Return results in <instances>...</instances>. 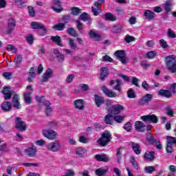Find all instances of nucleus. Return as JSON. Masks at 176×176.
<instances>
[{
  "label": "nucleus",
  "instance_id": "20e7f679",
  "mask_svg": "<svg viewBox=\"0 0 176 176\" xmlns=\"http://www.w3.org/2000/svg\"><path fill=\"white\" fill-rule=\"evenodd\" d=\"M153 98V95H152L151 94H146L138 101V104L140 107H145V105H149V102L152 101Z\"/></svg>",
  "mask_w": 176,
  "mask_h": 176
},
{
  "label": "nucleus",
  "instance_id": "2f4dec72",
  "mask_svg": "<svg viewBox=\"0 0 176 176\" xmlns=\"http://www.w3.org/2000/svg\"><path fill=\"white\" fill-rule=\"evenodd\" d=\"M144 16L147 20H153L155 19V12L151 11V10H146L144 11Z\"/></svg>",
  "mask_w": 176,
  "mask_h": 176
},
{
  "label": "nucleus",
  "instance_id": "f8f14e48",
  "mask_svg": "<svg viewBox=\"0 0 176 176\" xmlns=\"http://www.w3.org/2000/svg\"><path fill=\"white\" fill-rule=\"evenodd\" d=\"M100 90L103 91L104 94L109 98H116L118 97V94L112 90H110L105 85L100 87Z\"/></svg>",
  "mask_w": 176,
  "mask_h": 176
},
{
  "label": "nucleus",
  "instance_id": "ea45409f",
  "mask_svg": "<svg viewBox=\"0 0 176 176\" xmlns=\"http://www.w3.org/2000/svg\"><path fill=\"white\" fill-rule=\"evenodd\" d=\"M125 118L126 117L124 116H121L119 114L113 115V120L117 123H123V122H124Z\"/></svg>",
  "mask_w": 176,
  "mask_h": 176
},
{
  "label": "nucleus",
  "instance_id": "9b49d317",
  "mask_svg": "<svg viewBox=\"0 0 176 176\" xmlns=\"http://www.w3.org/2000/svg\"><path fill=\"white\" fill-rule=\"evenodd\" d=\"M47 148L48 151H51V152H58V151L61 149V144H60V142L56 140L55 142L48 144Z\"/></svg>",
  "mask_w": 176,
  "mask_h": 176
},
{
  "label": "nucleus",
  "instance_id": "c756f323",
  "mask_svg": "<svg viewBox=\"0 0 176 176\" xmlns=\"http://www.w3.org/2000/svg\"><path fill=\"white\" fill-rule=\"evenodd\" d=\"M112 119H113V115L111 113H109L104 116V122L106 124H110L112 126V124H113V121Z\"/></svg>",
  "mask_w": 176,
  "mask_h": 176
},
{
  "label": "nucleus",
  "instance_id": "a18cd8bd",
  "mask_svg": "<svg viewBox=\"0 0 176 176\" xmlns=\"http://www.w3.org/2000/svg\"><path fill=\"white\" fill-rule=\"evenodd\" d=\"M131 164H132V167L135 168V170H138V163L137 162V160L135 159V157L131 156Z\"/></svg>",
  "mask_w": 176,
  "mask_h": 176
},
{
  "label": "nucleus",
  "instance_id": "6ab92c4d",
  "mask_svg": "<svg viewBox=\"0 0 176 176\" xmlns=\"http://www.w3.org/2000/svg\"><path fill=\"white\" fill-rule=\"evenodd\" d=\"M146 141H147V142L148 144H151V145H157V144H160V141L155 139V138H153V135H152V133L151 132H148L146 134Z\"/></svg>",
  "mask_w": 176,
  "mask_h": 176
},
{
  "label": "nucleus",
  "instance_id": "1a4fd4ad",
  "mask_svg": "<svg viewBox=\"0 0 176 176\" xmlns=\"http://www.w3.org/2000/svg\"><path fill=\"white\" fill-rule=\"evenodd\" d=\"M16 28V20L13 18H10L8 20V29L6 30V35H10Z\"/></svg>",
  "mask_w": 176,
  "mask_h": 176
},
{
  "label": "nucleus",
  "instance_id": "aec40b11",
  "mask_svg": "<svg viewBox=\"0 0 176 176\" xmlns=\"http://www.w3.org/2000/svg\"><path fill=\"white\" fill-rule=\"evenodd\" d=\"M158 96L160 97H164L165 98H171V97H173V91L168 89H161L158 91Z\"/></svg>",
  "mask_w": 176,
  "mask_h": 176
},
{
  "label": "nucleus",
  "instance_id": "412c9836",
  "mask_svg": "<svg viewBox=\"0 0 176 176\" xmlns=\"http://www.w3.org/2000/svg\"><path fill=\"white\" fill-rule=\"evenodd\" d=\"M74 108L79 111H83L85 109V100L82 99H77L74 101Z\"/></svg>",
  "mask_w": 176,
  "mask_h": 176
},
{
  "label": "nucleus",
  "instance_id": "0eeeda50",
  "mask_svg": "<svg viewBox=\"0 0 176 176\" xmlns=\"http://www.w3.org/2000/svg\"><path fill=\"white\" fill-rule=\"evenodd\" d=\"M2 94L4 96V100L8 101L12 99V96H14V91H12V88L10 87H3L1 91Z\"/></svg>",
  "mask_w": 176,
  "mask_h": 176
},
{
  "label": "nucleus",
  "instance_id": "9d476101",
  "mask_svg": "<svg viewBox=\"0 0 176 176\" xmlns=\"http://www.w3.org/2000/svg\"><path fill=\"white\" fill-rule=\"evenodd\" d=\"M43 135L48 140H56L57 138V133L52 129H44L42 131Z\"/></svg>",
  "mask_w": 176,
  "mask_h": 176
},
{
  "label": "nucleus",
  "instance_id": "423d86ee",
  "mask_svg": "<svg viewBox=\"0 0 176 176\" xmlns=\"http://www.w3.org/2000/svg\"><path fill=\"white\" fill-rule=\"evenodd\" d=\"M140 119L145 123H159V119L155 114L142 116Z\"/></svg>",
  "mask_w": 176,
  "mask_h": 176
},
{
  "label": "nucleus",
  "instance_id": "79ce46f5",
  "mask_svg": "<svg viewBox=\"0 0 176 176\" xmlns=\"http://www.w3.org/2000/svg\"><path fill=\"white\" fill-rule=\"evenodd\" d=\"M50 105V102L46 101V103L45 104L46 116H50V113H52V109Z\"/></svg>",
  "mask_w": 176,
  "mask_h": 176
},
{
  "label": "nucleus",
  "instance_id": "5fc2aeb1",
  "mask_svg": "<svg viewBox=\"0 0 176 176\" xmlns=\"http://www.w3.org/2000/svg\"><path fill=\"white\" fill-rule=\"evenodd\" d=\"M28 10L29 16H30V17H35V9H34V7L30 6L28 7Z\"/></svg>",
  "mask_w": 176,
  "mask_h": 176
},
{
  "label": "nucleus",
  "instance_id": "473e14b6",
  "mask_svg": "<svg viewBox=\"0 0 176 176\" xmlns=\"http://www.w3.org/2000/svg\"><path fill=\"white\" fill-rule=\"evenodd\" d=\"M35 79V67H30L29 72V76L28 78V82L32 83L33 80Z\"/></svg>",
  "mask_w": 176,
  "mask_h": 176
},
{
  "label": "nucleus",
  "instance_id": "37998d69",
  "mask_svg": "<svg viewBox=\"0 0 176 176\" xmlns=\"http://www.w3.org/2000/svg\"><path fill=\"white\" fill-rule=\"evenodd\" d=\"M24 101L25 102V104H27L28 105H30V104H31V102H32V97L31 96V94L28 93V94H24Z\"/></svg>",
  "mask_w": 176,
  "mask_h": 176
},
{
  "label": "nucleus",
  "instance_id": "7ed1b4c3",
  "mask_svg": "<svg viewBox=\"0 0 176 176\" xmlns=\"http://www.w3.org/2000/svg\"><path fill=\"white\" fill-rule=\"evenodd\" d=\"M31 28L32 30H41L42 31L40 33L41 36H45V35L47 34V30L46 29V26L43 25V23L33 21L31 23Z\"/></svg>",
  "mask_w": 176,
  "mask_h": 176
},
{
  "label": "nucleus",
  "instance_id": "c03bdc74",
  "mask_svg": "<svg viewBox=\"0 0 176 176\" xmlns=\"http://www.w3.org/2000/svg\"><path fill=\"white\" fill-rule=\"evenodd\" d=\"M67 34L74 38H78V36H79V34H78L76 30H74L73 28H69L67 29Z\"/></svg>",
  "mask_w": 176,
  "mask_h": 176
},
{
  "label": "nucleus",
  "instance_id": "f704fd0d",
  "mask_svg": "<svg viewBox=\"0 0 176 176\" xmlns=\"http://www.w3.org/2000/svg\"><path fill=\"white\" fill-rule=\"evenodd\" d=\"M122 149H123V147H119L116 148V156H117V162L119 164L122 163V159L123 157V155L122 153Z\"/></svg>",
  "mask_w": 176,
  "mask_h": 176
},
{
  "label": "nucleus",
  "instance_id": "4d7b16f0",
  "mask_svg": "<svg viewBox=\"0 0 176 176\" xmlns=\"http://www.w3.org/2000/svg\"><path fill=\"white\" fill-rule=\"evenodd\" d=\"M124 130H126V131H131L133 130V126L131 124V122H127L124 126H123Z\"/></svg>",
  "mask_w": 176,
  "mask_h": 176
},
{
  "label": "nucleus",
  "instance_id": "393cba45",
  "mask_svg": "<svg viewBox=\"0 0 176 176\" xmlns=\"http://www.w3.org/2000/svg\"><path fill=\"white\" fill-rule=\"evenodd\" d=\"M109 76V69L108 68L103 67L100 68V80L102 82L105 81L107 77Z\"/></svg>",
  "mask_w": 176,
  "mask_h": 176
},
{
  "label": "nucleus",
  "instance_id": "2eb2a0df",
  "mask_svg": "<svg viewBox=\"0 0 176 176\" xmlns=\"http://www.w3.org/2000/svg\"><path fill=\"white\" fill-rule=\"evenodd\" d=\"M52 3L54 6L52 7V10L56 13H61L64 8L61 6V1L60 0H53Z\"/></svg>",
  "mask_w": 176,
  "mask_h": 176
},
{
  "label": "nucleus",
  "instance_id": "bb28decb",
  "mask_svg": "<svg viewBox=\"0 0 176 176\" xmlns=\"http://www.w3.org/2000/svg\"><path fill=\"white\" fill-rule=\"evenodd\" d=\"M51 40L54 43H56L58 46H60V47H64V44H63L61 42L63 39L61 38V36L56 35V36H52Z\"/></svg>",
  "mask_w": 176,
  "mask_h": 176
},
{
  "label": "nucleus",
  "instance_id": "69168bd1",
  "mask_svg": "<svg viewBox=\"0 0 176 176\" xmlns=\"http://www.w3.org/2000/svg\"><path fill=\"white\" fill-rule=\"evenodd\" d=\"M168 36L169 38H171L172 39H174V38H176V34L174 32V30H171V29H168Z\"/></svg>",
  "mask_w": 176,
  "mask_h": 176
},
{
  "label": "nucleus",
  "instance_id": "0e129e2a",
  "mask_svg": "<svg viewBox=\"0 0 176 176\" xmlns=\"http://www.w3.org/2000/svg\"><path fill=\"white\" fill-rule=\"evenodd\" d=\"M174 111L172 110L170 107H166V115L170 118H174Z\"/></svg>",
  "mask_w": 176,
  "mask_h": 176
},
{
  "label": "nucleus",
  "instance_id": "b1692460",
  "mask_svg": "<svg viewBox=\"0 0 176 176\" xmlns=\"http://www.w3.org/2000/svg\"><path fill=\"white\" fill-rule=\"evenodd\" d=\"M145 124L142 121H136L135 122V129L139 133H145Z\"/></svg>",
  "mask_w": 176,
  "mask_h": 176
},
{
  "label": "nucleus",
  "instance_id": "39448f33",
  "mask_svg": "<svg viewBox=\"0 0 176 176\" xmlns=\"http://www.w3.org/2000/svg\"><path fill=\"white\" fill-rule=\"evenodd\" d=\"M15 129H16L18 131H25V130H27V124L25 123V122L21 120V118L16 117Z\"/></svg>",
  "mask_w": 176,
  "mask_h": 176
},
{
  "label": "nucleus",
  "instance_id": "c9c22d12",
  "mask_svg": "<svg viewBox=\"0 0 176 176\" xmlns=\"http://www.w3.org/2000/svg\"><path fill=\"white\" fill-rule=\"evenodd\" d=\"M76 155L78 156V157H83L85 156V153H86V149L78 147L75 148Z\"/></svg>",
  "mask_w": 176,
  "mask_h": 176
},
{
  "label": "nucleus",
  "instance_id": "c85d7f7f",
  "mask_svg": "<svg viewBox=\"0 0 176 176\" xmlns=\"http://www.w3.org/2000/svg\"><path fill=\"white\" fill-rule=\"evenodd\" d=\"M54 54L56 55L58 63H64L65 60V56H64V54L60 53V51H58L57 49L54 50Z\"/></svg>",
  "mask_w": 176,
  "mask_h": 176
},
{
  "label": "nucleus",
  "instance_id": "3c124183",
  "mask_svg": "<svg viewBox=\"0 0 176 176\" xmlns=\"http://www.w3.org/2000/svg\"><path fill=\"white\" fill-rule=\"evenodd\" d=\"M2 76L4 77V79H6L7 80H10L13 76L12 72H3L2 74Z\"/></svg>",
  "mask_w": 176,
  "mask_h": 176
},
{
  "label": "nucleus",
  "instance_id": "5701e85b",
  "mask_svg": "<svg viewBox=\"0 0 176 176\" xmlns=\"http://www.w3.org/2000/svg\"><path fill=\"white\" fill-rule=\"evenodd\" d=\"M52 76H53V70H52L50 68H48L43 74L41 80L43 82H47V80H49Z\"/></svg>",
  "mask_w": 176,
  "mask_h": 176
},
{
  "label": "nucleus",
  "instance_id": "cd10ccee",
  "mask_svg": "<svg viewBox=\"0 0 176 176\" xmlns=\"http://www.w3.org/2000/svg\"><path fill=\"white\" fill-rule=\"evenodd\" d=\"M132 145V149L135 155H141L142 153V149H141L140 144L135 143L134 142H131Z\"/></svg>",
  "mask_w": 176,
  "mask_h": 176
},
{
  "label": "nucleus",
  "instance_id": "7c9ffc66",
  "mask_svg": "<svg viewBox=\"0 0 176 176\" xmlns=\"http://www.w3.org/2000/svg\"><path fill=\"white\" fill-rule=\"evenodd\" d=\"M144 159L146 160H149V162H152L155 159V151H147L144 153Z\"/></svg>",
  "mask_w": 176,
  "mask_h": 176
},
{
  "label": "nucleus",
  "instance_id": "a19ab883",
  "mask_svg": "<svg viewBox=\"0 0 176 176\" xmlns=\"http://www.w3.org/2000/svg\"><path fill=\"white\" fill-rule=\"evenodd\" d=\"M53 28L55 30V31H64V30H65V23H58L54 25Z\"/></svg>",
  "mask_w": 176,
  "mask_h": 176
},
{
  "label": "nucleus",
  "instance_id": "ddd939ff",
  "mask_svg": "<svg viewBox=\"0 0 176 176\" xmlns=\"http://www.w3.org/2000/svg\"><path fill=\"white\" fill-rule=\"evenodd\" d=\"M124 111V107L120 104H116L112 105L111 113L113 115H120Z\"/></svg>",
  "mask_w": 176,
  "mask_h": 176
},
{
  "label": "nucleus",
  "instance_id": "4be33fe9",
  "mask_svg": "<svg viewBox=\"0 0 176 176\" xmlns=\"http://www.w3.org/2000/svg\"><path fill=\"white\" fill-rule=\"evenodd\" d=\"M38 150L36 146L28 147L25 149V153L29 156V157H34L36 156Z\"/></svg>",
  "mask_w": 176,
  "mask_h": 176
},
{
  "label": "nucleus",
  "instance_id": "4c0bfd02",
  "mask_svg": "<svg viewBox=\"0 0 176 176\" xmlns=\"http://www.w3.org/2000/svg\"><path fill=\"white\" fill-rule=\"evenodd\" d=\"M80 14H82V9L79 7H72L71 8V14L72 16H79Z\"/></svg>",
  "mask_w": 176,
  "mask_h": 176
},
{
  "label": "nucleus",
  "instance_id": "e433bc0d",
  "mask_svg": "<svg viewBox=\"0 0 176 176\" xmlns=\"http://www.w3.org/2000/svg\"><path fill=\"white\" fill-rule=\"evenodd\" d=\"M171 1H166L164 3V10L166 14H173V12H171Z\"/></svg>",
  "mask_w": 176,
  "mask_h": 176
},
{
  "label": "nucleus",
  "instance_id": "72a5a7b5",
  "mask_svg": "<svg viewBox=\"0 0 176 176\" xmlns=\"http://www.w3.org/2000/svg\"><path fill=\"white\" fill-rule=\"evenodd\" d=\"M104 17V20H106V21H116L117 20L116 16L113 15L111 12L105 13Z\"/></svg>",
  "mask_w": 176,
  "mask_h": 176
},
{
  "label": "nucleus",
  "instance_id": "8fccbe9b",
  "mask_svg": "<svg viewBox=\"0 0 176 176\" xmlns=\"http://www.w3.org/2000/svg\"><path fill=\"white\" fill-rule=\"evenodd\" d=\"M126 94L128 98H135L136 97L135 92H134V89H133V88L128 89Z\"/></svg>",
  "mask_w": 176,
  "mask_h": 176
},
{
  "label": "nucleus",
  "instance_id": "f257e3e1",
  "mask_svg": "<svg viewBox=\"0 0 176 176\" xmlns=\"http://www.w3.org/2000/svg\"><path fill=\"white\" fill-rule=\"evenodd\" d=\"M165 64L168 71H170L171 74H176V56L175 55L166 56Z\"/></svg>",
  "mask_w": 176,
  "mask_h": 176
},
{
  "label": "nucleus",
  "instance_id": "680f3d73",
  "mask_svg": "<svg viewBox=\"0 0 176 176\" xmlns=\"http://www.w3.org/2000/svg\"><path fill=\"white\" fill-rule=\"evenodd\" d=\"M26 41L29 45L34 44V36L32 34H28L26 36Z\"/></svg>",
  "mask_w": 176,
  "mask_h": 176
},
{
  "label": "nucleus",
  "instance_id": "de8ad7c7",
  "mask_svg": "<svg viewBox=\"0 0 176 176\" xmlns=\"http://www.w3.org/2000/svg\"><path fill=\"white\" fill-rule=\"evenodd\" d=\"M80 19L81 21H89L90 20V17L89 16V14L87 12H82L80 15Z\"/></svg>",
  "mask_w": 176,
  "mask_h": 176
},
{
  "label": "nucleus",
  "instance_id": "052dcab7",
  "mask_svg": "<svg viewBox=\"0 0 176 176\" xmlns=\"http://www.w3.org/2000/svg\"><path fill=\"white\" fill-rule=\"evenodd\" d=\"M142 87L146 90V91H151V87H149V84H148V82L146 80H144L142 83Z\"/></svg>",
  "mask_w": 176,
  "mask_h": 176
},
{
  "label": "nucleus",
  "instance_id": "338daca9",
  "mask_svg": "<svg viewBox=\"0 0 176 176\" xmlns=\"http://www.w3.org/2000/svg\"><path fill=\"white\" fill-rule=\"evenodd\" d=\"M90 140L86 138L85 136H80L79 138V142L81 144H89Z\"/></svg>",
  "mask_w": 176,
  "mask_h": 176
},
{
  "label": "nucleus",
  "instance_id": "a211bd4d",
  "mask_svg": "<svg viewBox=\"0 0 176 176\" xmlns=\"http://www.w3.org/2000/svg\"><path fill=\"white\" fill-rule=\"evenodd\" d=\"M94 159H96L97 162H102L103 163H108V162L111 160L109 155L107 154H96L94 156Z\"/></svg>",
  "mask_w": 176,
  "mask_h": 176
},
{
  "label": "nucleus",
  "instance_id": "864d4df0",
  "mask_svg": "<svg viewBox=\"0 0 176 176\" xmlns=\"http://www.w3.org/2000/svg\"><path fill=\"white\" fill-rule=\"evenodd\" d=\"M89 36L91 38H97V41H101V35L93 32V30L89 32Z\"/></svg>",
  "mask_w": 176,
  "mask_h": 176
},
{
  "label": "nucleus",
  "instance_id": "6e6d98bb",
  "mask_svg": "<svg viewBox=\"0 0 176 176\" xmlns=\"http://www.w3.org/2000/svg\"><path fill=\"white\" fill-rule=\"evenodd\" d=\"M15 58L16 59L14 60V63L16 65H20V64L23 63V56L21 54H19L16 56H15Z\"/></svg>",
  "mask_w": 176,
  "mask_h": 176
},
{
  "label": "nucleus",
  "instance_id": "f03ea898",
  "mask_svg": "<svg viewBox=\"0 0 176 176\" xmlns=\"http://www.w3.org/2000/svg\"><path fill=\"white\" fill-rule=\"evenodd\" d=\"M112 140V133L109 131H105L102 133L100 138L97 141L100 146H107Z\"/></svg>",
  "mask_w": 176,
  "mask_h": 176
},
{
  "label": "nucleus",
  "instance_id": "09e8293b",
  "mask_svg": "<svg viewBox=\"0 0 176 176\" xmlns=\"http://www.w3.org/2000/svg\"><path fill=\"white\" fill-rule=\"evenodd\" d=\"M156 56H157V52L155 51L148 52L147 54H146V58H148L150 60L152 58H155Z\"/></svg>",
  "mask_w": 176,
  "mask_h": 176
},
{
  "label": "nucleus",
  "instance_id": "13d9d810",
  "mask_svg": "<svg viewBox=\"0 0 176 176\" xmlns=\"http://www.w3.org/2000/svg\"><path fill=\"white\" fill-rule=\"evenodd\" d=\"M68 43L71 49H77L78 46L76 45V44H75V41H74V39L69 38Z\"/></svg>",
  "mask_w": 176,
  "mask_h": 176
},
{
  "label": "nucleus",
  "instance_id": "4468645a",
  "mask_svg": "<svg viewBox=\"0 0 176 176\" xmlns=\"http://www.w3.org/2000/svg\"><path fill=\"white\" fill-rule=\"evenodd\" d=\"M12 105L15 109H21V104L20 103V96L17 95L16 93L14 94L12 100Z\"/></svg>",
  "mask_w": 176,
  "mask_h": 176
},
{
  "label": "nucleus",
  "instance_id": "a878e982",
  "mask_svg": "<svg viewBox=\"0 0 176 176\" xmlns=\"http://www.w3.org/2000/svg\"><path fill=\"white\" fill-rule=\"evenodd\" d=\"M1 107L3 112H10V111H12V107L13 106L11 102L4 101L2 102Z\"/></svg>",
  "mask_w": 176,
  "mask_h": 176
},
{
  "label": "nucleus",
  "instance_id": "6e6552de",
  "mask_svg": "<svg viewBox=\"0 0 176 176\" xmlns=\"http://www.w3.org/2000/svg\"><path fill=\"white\" fill-rule=\"evenodd\" d=\"M116 57L118 60L120 61L122 64H126L127 60L126 59V51L124 50H117L114 53Z\"/></svg>",
  "mask_w": 176,
  "mask_h": 176
},
{
  "label": "nucleus",
  "instance_id": "f3484780",
  "mask_svg": "<svg viewBox=\"0 0 176 176\" xmlns=\"http://www.w3.org/2000/svg\"><path fill=\"white\" fill-rule=\"evenodd\" d=\"M94 101L97 108H100L101 105H104V104H105V98L98 94L94 95Z\"/></svg>",
  "mask_w": 176,
  "mask_h": 176
},
{
  "label": "nucleus",
  "instance_id": "774afa93",
  "mask_svg": "<svg viewBox=\"0 0 176 176\" xmlns=\"http://www.w3.org/2000/svg\"><path fill=\"white\" fill-rule=\"evenodd\" d=\"M13 2L16 5V6H19L20 8L25 3V1L23 0H13Z\"/></svg>",
  "mask_w": 176,
  "mask_h": 176
},
{
  "label": "nucleus",
  "instance_id": "49530a36",
  "mask_svg": "<svg viewBox=\"0 0 176 176\" xmlns=\"http://www.w3.org/2000/svg\"><path fill=\"white\" fill-rule=\"evenodd\" d=\"M112 100H107L105 103V109L107 111V112L111 113V111H112Z\"/></svg>",
  "mask_w": 176,
  "mask_h": 176
},
{
  "label": "nucleus",
  "instance_id": "603ef678",
  "mask_svg": "<svg viewBox=\"0 0 176 176\" xmlns=\"http://www.w3.org/2000/svg\"><path fill=\"white\" fill-rule=\"evenodd\" d=\"M156 171V168L153 166H146L145 168V173L148 174H152V173Z\"/></svg>",
  "mask_w": 176,
  "mask_h": 176
},
{
  "label": "nucleus",
  "instance_id": "bf43d9fd",
  "mask_svg": "<svg viewBox=\"0 0 176 176\" xmlns=\"http://www.w3.org/2000/svg\"><path fill=\"white\" fill-rule=\"evenodd\" d=\"M6 50L8 52H14V53L17 52V48H15V47L13 46V45H12V44H8L7 45Z\"/></svg>",
  "mask_w": 176,
  "mask_h": 176
},
{
  "label": "nucleus",
  "instance_id": "dca6fc26",
  "mask_svg": "<svg viewBox=\"0 0 176 176\" xmlns=\"http://www.w3.org/2000/svg\"><path fill=\"white\" fill-rule=\"evenodd\" d=\"M116 83V86L113 88V90H116L119 93H122L123 89H122V80L116 79V80H111L109 82V85L112 86Z\"/></svg>",
  "mask_w": 176,
  "mask_h": 176
},
{
  "label": "nucleus",
  "instance_id": "58836bf2",
  "mask_svg": "<svg viewBox=\"0 0 176 176\" xmlns=\"http://www.w3.org/2000/svg\"><path fill=\"white\" fill-rule=\"evenodd\" d=\"M108 171H109V170L99 168L95 170V173L97 176H105L107 175V173H108Z\"/></svg>",
  "mask_w": 176,
  "mask_h": 176
},
{
  "label": "nucleus",
  "instance_id": "e2e57ef3",
  "mask_svg": "<svg viewBox=\"0 0 176 176\" xmlns=\"http://www.w3.org/2000/svg\"><path fill=\"white\" fill-rule=\"evenodd\" d=\"M124 39L126 43H130L131 42H134V41H135V38L130 35H126Z\"/></svg>",
  "mask_w": 176,
  "mask_h": 176
}]
</instances>
